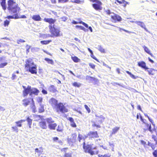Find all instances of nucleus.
I'll return each mask as SVG.
<instances>
[{
	"label": "nucleus",
	"instance_id": "1",
	"mask_svg": "<svg viewBox=\"0 0 157 157\" xmlns=\"http://www.w3.org/2000/svg\"><path fill=\"white\" fill-rule=\"evenodd\" d=\"M94 145L93 143L86 144L85 142L84 141L82 143L84 152L88 153L91 155L98 154L99 151L97 150V147H93Z\"/></svg>",
	"mask_w": 157,
	"mask_h": 157
},
{
	"label": "nucleus",
	"instance_id": "2",
	"mask_svg": "<svg viewBox=\"0 0 157 157\" xmlns=\"http://www.w3.org/2000/svg\"><path fill=\"white\" fill-rule=\"evenodd\" d=\"M50 102L52 106H54V109L57 113L61 112L64 113L68 111V109L63 103H58V101L56 99H51Z\"/></svg>",
	"mask_w": 157,
	"mask_h": 157
},
{
	"label": "nucleus",
	"instance_id": "3",
	"mask_svg": "<svg viewBox=\"0 0 157 157\" xmlns=\"http://www.w3.org/2000/svg\"><path fill=\"white\" fill-rule=\"evenodd\" d=\"M24 89L23 91V94L24 97L27 96L28 94L30 97H34L35 96L38 95L40 93V91L36 88L31 87L30 86H28L26 88L25 86H23Z\"/></svg>",
	"mask_w": 157,
	"mask_h": 157
},
{
	"label": "nucleus",
	"instance_id": "4",
	"mask_svg": "<svg viewBox=\"0 0 157 157\" xmlns=\"http://www.w3.org/2000/svg\"><path fill=\"white\" fill-rule=\"evenodd\" d=\"M25 68L27 71H29L32 74H36V66L33 61L31 59H27L25 64Z\"/></svg>",
	"mask_w": 157,
	"mask_h": 157
},
{
	"label": "nucleus",
	"instance_id": "5",
	"mask_svg": "<svg viewBox=\"0 0 157 157\" xmlns=\"http://www.w3.org/2000/svg\"><path fill=\"white\" fill-rule=\"evenodd\" d=\"M7 9L9 12L11 13L19 12L20 8L18 6V4L14 2L13 0H9L8 1Z\"/></svg>",
	"mask_w": 157,
	"mask_h": 157
},
{
	"label": "nucleus",
	"instance_id": "6",
	"mask_svg": "<svg viewBox=\"0 0 157 157\" xmlns=\"http://www.w3.org/2000/svg\"><path fill=\"white\" fill-rule=\"evenodd\" d=\"M139 115L142 122L141 127L144 132H145L147 131L148 130L151 133L153 132V130L151 129V124H149L146 119H143L140 114H139Z\"/></svg>",
	"mask_w": 157,
	"mask_h": 157
},
{
	"label": "nucleus",
	"instance_id": "7",
	"mask_svg": "<svg viewBox=\"0 0 157 157\" xmlns=\"http://www.w3.org/2000/svg\"><path fill=\"white\" fill-rule=\"evenodd\" d=\"M50 32L52 35L53 36L58 37L60 36V31L59 28H56L55 27V25H50L49 26Z\"/></svg>",
	"mask_w": 157,
	"mask_h": 157
},
{
	"label": "nucleus",
	"instance_id": "8",
	"mask_svg": "<svg viewBox=\"0 0 157 157\" xmlns=\"http://www.w3.org/2000/svg\"><path fill=\"white\" fill-rule=\"evenodd\" d=\"M88 137L90 140H95L99 137V134L97 131H90L87 134V136H85V138Z\"/></svg>",
	"mask_w": 157,
	"mask_h": 157
},
{
	"label": "nucleus",
	"instance_id": "9",
	"mask_svg": "<svg viewBox=\"0 0 157 157\" xmlns=\"http://www.w3.org/2000/svg\"><path fill=\"white\" fill-rule=\"evenodd\" d=\"M77 134L74 133L72 134L71 137L70 138H67V141L69 143H74L76 141Z\"/></svg>",
	"mask_w": 157,
	"mask_h": 157
},
{
	"label": "nucleus",
	"instance_id": "10",
	"mask_svg": "<svg viewBox=\"0 0 157 157\" xmlns=\"http://www.w3.org/2000/svg\"><path fill=\"white\" fill-rule=\"evenodd\" d=\"M102 5V3L100 1H97L96 3L93 4L92 6L93 8L96 10H101L102 8L101 6Z\"/></svg>",
	"mask_w": 157,
	"mask_h": 157
},
{
	"label": "nucleus",
	"instance_id": "11",
	"mask_svg": "<svg viewBox=\"0 0 157 157\" xmlns=\"http://www.w3.org/2000/svg\"><path fill=\"white\" fill-rule=\"evenodd\" d=\"M68 149L67 147H64L61 149V151L64 153L63 157H72V154L71 153L66 152Z\"/></svg>",
	"mask_w": 157,
	"mask_h": 157
},
{
	"label": "nucleus",
	"instance_id": "12",
	"mask_svg": "<svg viewBox=\"0 0 157 157\" xmlns=\"http://www.w3.org/2000/svg\"><path fill=\"white\" fill-rule=\"evenodd\" d=\"M41 121L39 122V125L40 128L43 129L47 128V126L45 120L41 119Z\"/></svg>",
	"mask_w": 157,
	"mask_h": 157
},
{
	"label": "nucleus",
	"instance_id": "13",
	"mask_svg": "<svg viewBox=\"0 0 157 157\" xmlns=\"http://www.w3.org/2000/svg\"><path fill=\"white\" fill-rule=\"evenodd\" d=\"M111 18L114 21H120L122 20V18L118 15L115 13H112L111 15Z\"/></svg>",
	"mask_w": 157,
	"mask_h": 157
},
{
	"label": "nucleus",
	"instance_id": "14",
	"mask_svg": "<svg viewBox=\"0 0 157 157\" xmlns=\"http://www.w3.org/2000/svg\"><path fill=\"white\" fill-rule=\"evenodd\" d=\"M135 23H136L138 26L143 28L146 31L148 32V30L146 27V26L143 22L136 21L135 22Z\"/></svg>",
	"mask_w": 157,
	"mask_h": 157
},
{
	"label": "nucleus",
	"instance_id": "15",
	"mask_svg": "<svg viewBox=\"0 0 157 157\" xmlns=\"http://www.w3.org/2000/svg\"><path fill=\"white\" fill-rule=\"evenodd\" d=\"M67 120L70 121V125L71 127L73 128H76L77 127V125L74 122V119L72 117H70Z\"/></svg>",
	"mask_w": 157,
	"mask_h": 157
},
{
	"label": "nucleus",
	"instance_id": "16",
	"mask_svg": "<svg viewBox=\"0 0 157 157\" xmlns=\"http://www.w3.org/2000/svg\"><path fill=\"white\" fill-rule=\"evenodd\" d=\"M138 64L139 67L144 68L145 69V70L149 69L148 67H146V63L144 61L138 62Z\"/></svg>",
	"mask_w": 157,
	"mask_h": 157
},
{
	"label": "nucleus",
	"instance_id": "17",
	"mask_svg": "<svg viewBox=\"0 0 157 157\" xmlns=\"http://www.w3.org/2000/svg\"><path fill=\"white\" fill-rule=\"evenodd\" d=\"M44 20V21L46 22H48L49 24H51L50 25H52V24H54L56 21V20L53 19L51 18H45Z\"/></svg>",
	"mask_w": 157,
	"mask_h": 157
},
{
	"label": "nucleus",
	"instance_id": "18",
	"mask_svg": "<svg viewBox=\"0 0 157 157\" xmlns=\"http://www.w3.org/2000/svg\"><path fill=\"white\" fill-rule=\"evenodd\" d=\"M86 79L89 81L90 82H92L94 81L96 82L97 81L98 79L95 78L90 76L88 75H87L86 77Z\"/></svg>",
	"mask_w": 157,
	"mask_h": 157
},
{
	"label": "nucleus",
	"instance_id": "19",
	"mask_svg": "<svg viewBox=\"0 0 157 157\" xmlns=\"http://www.w3.org/2000/svg\"><path fill=\"white\" fill-rule=\"evenodd\" d=\"M35 153H37L39 156L40 155L42 154L43 148L42 147H40L39 148H37L35 149Z\"/></svg>",
	"mask_w": 157,
	"mask_h": 157
},
{
	"label": "nucleus",
	"instance_id": "20",
	"mask_svg": "<svg viewBox=\"0 0 157 157\" xmlns=\"http://www.w3.org/2000/svg\"><path fill=\"white\" fill-rule=\"evenodd\" d=\"M57 126V124L56 123H52L48 124L49 128L51 130H55Z\"/></svg>",
	"mask_w": 157,
	"mask_h": 157
},
{
	"label": "nucleus",
	"instance_id": "21",
	"mask_svg": "<svg viewBox=\"0 0 157 157\" xmlns=\"http://www.w3.org/2000/svg\"><path fill=\"white\" fill-rule=\"evenodd\" d=\"M48 90L53 93H55L57 91L56 87L54 85H51L48 88Z\"/></svg>",
	"mask_w": 157,
	"mask_h": 157
},
{
	"label": "nucleus",
	"instance_id": "22",
	"mask_svg": "<svg viewBox=\"0 0 157 157\" xmlns=\"http://www.w3.org/2000/svg\"><path fill=\"white\" fill-rule=\"evenodd\" d=\"M120 127H116L112 129V132L111 133V135H114L116 134L119 130Z\"/></svg>",
	"mask_w": 157,
	"mask_h": 157
},
{
	"label": "nucleus",
	"instance_id": "23",
	"mask_svg": "<svg viewBox=\"0 0 157 157\" xmlns=\"http://www.w3.org/2000/svg\"><path fill=\"white\" fill-rule=\"evenodd\" d=\"M32 18L36 21H40L41 19V18L39 15H34L32 17Z\"/></svg>",
	"mask_w": 157,
	"mask_h": 157
},
{
	"label": "nucleus",
	"instance_id": "24",
	"mask_svg": "<svg viewBox=\"0 0 157 157\" xmlns=\"http://www.w3.org/2000/svg\"><path fill=\"white\" fill-rule=\"evenodd\" d=\"M26 120L28 122L29 128H31L33 121L32 119H31L29 117H28L26 118Z\"/></svg>",
	"mask_w": 157,
	"mask_h": 157
},
{
	"label": "nucleus",
	"instance_id": "25",
	"mask_svg": "<svg viewBox=\"0 0 157 157\" xmlns=\"http://www.w3.org/2000/svg\"><path fill=\"white\" fill-rule=\"evenodd\" d=\"M143 47L144 48V50L146 52L151 55V56H152V54L151 53L150 50L145 45H144L143 46Z\"/></svg>",
	"mask_w": 157,
	"mask_h": 157
},
{
	"label": "nucleus",
	"instance_id": "26",
	"mask_svg": "<svg viewBox=\"0 0 157 157\" xmlns=\"http://www.w3.org/2000/svg\"><path fill=\"white\" fill-rule=\"evenodd\" d=\"M6 0H2V1L0 2L1 5L3 9L4 10H5L6 9Z\"/></svg>",
	"mask_w": 157,
	"mask_h": 157
},
{
	"label": "nucleus",
	"instance_id": "27",
	"mask_svg": "<svg viewBox=\"0 0 157 157\" xmlns=\"http://www.w3.org/2000/svg\"><path fill=\"white\" fill-rule=\"evenodd\" d=\"M56 130L58 132H62L63 131V126L61 124L59 125L58 126Z\"/></svg>",
	"mask_w": 157,
	"mask_h": 157
},
{
	"label": "nucleus",
	"instance_id": "28",
	"mask_svg": "<svg viewBox=\"0 0 157 157\" xmlns=\"http://www.w3.org/2000/svg\"><path fill=\"white\" fill-rule=\"evenodd\" d=\"M23 105L25 106H26L29 104L30 101L28 100V99H24L23 100Z\"/></svg>",
	"mask_w": 157,
	"mask_h": 157
},
{
	"label": "nucleus",
	"instance_id": "29",
	"mask_svg": "<svg viewBox=\"0 0 157 157\" xmlns=\"http://www.w3.org/2000/svg\"><path fill=\"white\" fill-rule=\"evenodd\" d=\"M45 120L47 122V123L48 124H50L53 123L54 122V121L51 117L47 118Z\"/></svg>",
	"mask_w": 157,
	"mask_h": 157
},
{
	"label": "nucleus",
	"instance_id": "30",
	"mask_svg": "<svg viewBox=\"0 0 157 157\" xmlns=\"http://www.w3.org/2000/svg\"><path fill=\"white\" fill-rule=\"evenodd\" d=\"M32 101L33 102L32 105L31 106V108L32 109L33 112V113H35L36 111V108H35L34 103L33 101V99H32Z\"/></svg>",
	"mask_w": 157,
	"mask_h": 157
},
{
	"label": "nucleus",
	"instance_id": "31",
	"mask_svg": "<svg viewBox=\"0 0 157 157\" xmlns=\"http://www.w3.org/2000/svg\"><path fill=\"white\" fill-rule=\"evenodd\" d=\"M71 58L73 60L75 63L79 62L80 61V59L76 56H72L71 57Z\"/></svg>",
	"mask_w": 157,
	"mask_h": 157
},
{
	"label": "nucleus",
	"instance_id": "32",
	"mask_svg": "<svg viewBox=\"0 0 157 157\" xmlns=\"http://www.w3.org/2000/svg\"><path fill=\"white\" fill-rule=\"evenodd\" d=\"M44 60L46 61L49 64H51L52 65L54 64V63L52 59H51L49 58H46L44 59Z\"/></svg>",
	"mask_w": 157,
	"mask_h": 157
},
{
	"label": "nucleus",
	"instance_id": "33",
	"mask_svg": "<svg viewBox=\"0 0 157 157\" xmlns=\"http://www.w3.org/2000/svg\"><path fill=\"white\" fill-rule=\"evenodd\" d=\"M148 74L150 75H153L155 74V71L154 69H149V70H147Z\"/></svg>",
	"mask_w": 157,
	"mask_h": 157
},
{
	"label": "nucleus",
	"instance_id": "34",
	"mask_svg": "<svg viewBox=\"0 0 157 157\" xmlns=\"http://www.w3.org/2000/svg\"><path fill=\"white\" fill-rule=\"evenodd\" d=\"M83 139L84 140H85V138H84L82 134L79 133L78 134V141L79 142H80L81 140Z\"/></svg>",
	"mask_w": 157,
	"mask_h": 157
},
{
	"label": "nucleus",
	"instance_id": "35",
	"mask_svg": "<svg viewBox=\"0 0 157 157\" xmlns=\"http://www.w3.org/2000/svg\"><path fill=\"white\" fill-rule=\"evenodd\" d=\"M51 41L52 40H43L41 41H40V43L42 44H47Z\"/></svg>",
	"mask_w": 157,
	"mask_h": 157
},
{
	"label": "nucleus",
	"instance_id": "36",
	"mask_svg": "<svg viewBox=\"0 0 157 157\" xmlns=\"http://www.w3.org/2000/svg\"><path fill=\"white\" fill-rule=\"evenodd\" d=\"M7 18L8 19H12V18H15V19H17L19 17L18 16V15L17 14H16L15 16H9L7 17Z\"/></svg>",
	"mask_w": 157,
	"mask_h": 157
},
{
	"label": "nucleus",
	"instance_id": "37",
	"mask_svg": "<svg viewBox=\"0 0 157 157\" xmlns=\"http://www.w3.org/2000/svg\"><path fill=\"white\" fill-rule=\"evenodd\" d=\"M76 28H79L80 29L84 31L85 32H87L88 30L87 29H86L84 27L82 26H79L77 25L76 26Z\"/></svg>",
	"mask_w": 157,
	"mask_h": 157
},
{
	"label": "nucleus",
	"instance_id": "38",
	"mask_svg": "<svg viewBox=\"0 0 157 157\" xmlns=\"http://www.w3.org/2000/svg\"><path fill=\"white\" fill-rule=\"evenodd\" d=\"M81 84L79 83V82H75L73 83V85L75 87H79Z\"/></svg>",
	"mask_w": 157,
	"mask_h": 157
},
{
	"label": "nucleus",
	"instance_id": "39",
	"mask_svg": "<svg viewBox=\"0 0 157 157\" xmlns=\"http://www.w3.org/2000/svg\"><path fill=\"white\" fill-rule=\"evenodd\" d=\"M117 27L119 29V31H121V30H123V31L127 33H133L134 32H131V31H129L128 30H126L125 29H122V28H121L119 27Z\"/></svg>",
	"mask_w": 157,
	"mask_h": 157
},
{
	"label": "nucleus",
	"instance_id": "40",
	"mask_svg": "<svg viewBox=\"0 0 157 157\" xmlns=\"http://www.w3.org/2000/svg\"><path fill=\"white\" fill-rule=\"evenodd\" d=\"M44 107L43 105H41L39 109V113H41L44 111Z\"/></svg>",
	"mask_w": 157,
	"mask_h": 157
},
{
	"label": "nucleus",
	"instance_id": "41",
	"mask_svg": "<svg viewBox=\"0 0 157 157\" xmlns=\"http://www.w3.org/2000/svg\"><path fill=\"white\" fill-rule=\"evenodd\" d=\"M148 145L149 146H150L151 147V148H152V149L154 150L155 149V146L153 144L149 142H148Z\"/></svg>",
	"mask_w": 157,
	"mask_h": 157
},
{
	"label": "nucleus",
	"instance_id": "42",
	"mask_svg": "<svg viewBox=\"0 0 157 157\" xmlns=\"http://www.w3.org/2000/svg\"><path fill=\"white\" fill-rule=\"evenodd\" d=\"M10 22V21L6 20L4 22V25L5 26H8V25L9 24Z\"/></svg>",
	"mask_w": 157,
	"mask_h": 157
},
{
	"label": "nucleus",
	"instance_id": "43",
	"mask_svg": "<svg viewBox=\"0 0 157 157\" xmlns=\"http://www.w3.org/2000/svg\"><path fill=\"white\" fill-rule=\"evenodd\" d=\"M99 50L101 52L103 53L105 52L104 49L101 46H98Z\"/></svg>",
	"mask_w": 157,
	"mask_h": 157
},
{
	"label": "nucleus",
	"instance_id": "44",
	"mask_svg": "<svg viewBox=\"0 0 157 157\" xmlns=\"http://www.w3.org/2000/svg\"><path fill=\"white\" fill-rule=\"evenodd\" d=\"M92 126L93 127H96L97 128H99L101 127V126L100 125L97 124L95 123H94L92 124Z\"/></svg>",
	"mask_w": 157,
	"mask_h": 157
},
{
	"label": "nucleus",
	"instance_id": "45",
	"mask_svg": "<svg viewBox=\"0 0 157 157\" xmlns=\"http://www.w3.org/2000/svg\"><path fill=\"white\" fill-rule=\"evenodd\" d=\"M25 42V41L24 40L21 39H19L17 40V42L18 44H19L20 43H23Z\"/></svg>",
	"mask_w": 157,
	"mask_h": 157
},
{
	"label": "nucleus",
	"instance_id": "46",
	"mask_svg": "<svg viewBox=\"0 0 157 157\" xmlns=\"http://www.w3.org/2000/svg\"><path fill=\"white\" fill-rule=\"evenodd\" d=\"M145 116L147 117L149 121L151 122V123H154L153 122V120L151 118H150L148 115L147 114H145Z\"/></svg>",
	"mask_w": 157,
	"mask_h": 157
},
{
	"label": "nucleus",
	"instance_id": "47",
	"mask_svg": "<svg viewBox=\"0 0 157 157\" xmlns=\"http://www.w3.org/2000/svg\"><path fill=\"white\" fill-rule=\"evenodd\" d=\"M12 128L13 129L14 131L15 132H18V130L17 127V126H13L12 127Z\"/></svg>",
	"mask_w": 157,
	"mask_h": 157
},
{
	"label": "nucleus",
	"instance_id": "48",
	"mask_svg": "<svg viewBox=\"0 0 157 157\" xmlns=\"http://www.w3.org/2000/svg\"><path fill=\"white\" fill-rule=\"evenodd\" d=\"M84 107L87 111L88 112V113H90V108L88 107V106L86 105H84Z\"/></svg>",
	"mask_w": 157,
	"mask_h": 157
},
{
	"label": "nucleus",
	"instance_id": "49",
	"mask_svg": "<svg viewBox=\"0 0 157 157\" xmlns=\"http://www.w3.org/2000/svg\"><path fill=\"white\" fill-rule=\"evenodd\" d=\"M15 123L17 124V127H21L22 126V124L19 121L16 122Z\"/></svg>",
	"mask_w": 157,
	"mask_h": 157
},
{
	"label": "nucleus",
	"instance_id": "50",
	"mask_svg": "<svg viewBox=\"0 0 157 157\" xmlns=\"http://www.w3.org/2000/svg\"><path fill=\"white\" fill-rule=\"evenodd\" d=\"M39 49V48H31V50L32 52H35L38 51Z\"/></svg>",
	"mask_w": 157,
	"mask_h": 157
},
{
	"label": "nucleus",
	"instance_id": "51",
	"mask_svg": "<svg viewBox=\"0 0 157 157\" xmlns=\"http://www.w3.org/2000/svg\"><path fill=\"white\" fill-rule=\"evenodd\" d=\"M98 157H110V155L109 154L104 155H98Z\"/></svg>",
	"mask_w": 157,
	"mask_h": 157
},
{
	"label": "nucleus",
	"instance_id": "52",
	"mask_svg": "<svg viewBox=\"0 0 157 157\" xmlns=\"http://www.w3.org/2000/svg\"><path fill=\"white\" fill-rule=\"evenodd\" d=\"M152 138L157 143V136L155 135H153L152 136Z\"/></svg>",
	"mask_w": 157,
	"mask_h": 157
},
{
	"label": "nucleus",
	"instance_id": "53",
	"mask_svg": "<svg viewBox=\"0 0 157 157\" xmlns=\"http://www.w3.org/2000/svg\"><path fill=\"white\" fill-rule=\"evenodd\" d=\"M152 154L154 157H157V150H155L153 152Z\"/></svg>",
	"mask_w": 157,
	"mask_h": 157
},
{
	"label": "nucleus",
	"instance_id": "54",
	"mask_svg": "<svg viewBox=\"0 0 157 157\" xmlns=\"http://www.w3.org/2000/svg\"><path fill=\"white\" fill-rule=\"evenodd\" d=\"M80 23L84 25L87 28L88 27V25L87 24L81 21L80 22Z\"/></svg>",
	"mask_w": 157,
	"mask_h": 157
},
{
	"label": "nucleus",
	"instance_id": "55",
	"mask_svg": "<svg viewBox=\"0 0 157 157\" xmlns=\"http://www.w3.org/2000/svg\"><path fill=\"white\" fill-rule=\"evenodd\" d=\"M90 56L93 59H95V60H96V61H98V59L96 58V57L94 55H93V53H91V55H90Z\"/></svg>",
	"mask_w": 157,
	"mask_h": 157
},
{
	"label": "nucleus",
	"instance_id": "56",
	"mask_svg": "<svg viewBox=\"0 0 157 157\" xmlns=\"http://www.w3.org/2000/svg\"><path fill=\"white\" fill-rule=\"evenodd\" d=\"M7 64V63H5L0 64V67H4L6 66Z\"/></svg>",
	"mask_w": 157,
	"mask_h": 157
},
{
	"label": "nucleus",
	"instance_id": "57",
	"mask_svg": "<svg viewBox=\"0 0 157 157\" xmlns=\"http://www.w3.org/2000/svg\"><path fill=\"white\" fill-rule=\"evenodd\" d=\"M71 1L72 2L77 3H79L81 2V1L80 0H71Z\"/></svg>",
	"mask_w": 157,
	"mask_h": 157
},
{
	"label": "nucleus",
	"instance_id": "58",
	"mask_svg": "<svg viewBox=\"0 0 157 157\" xmlns=\"http://www.w3.org/2000/svg\"><path fill=\"white\" fill-rule=\"evenodd\" d=\"M89 66H90V67L91 68H92L93 69H94L95 67V65L94 64H93V63H90L89 64Z\"/></svg>",
	"mask_w": 157,
	"mask_h": 157
},
{
	"label": "nucleus",
	"instance_id": "59",
	"mask_svg": "<svg viewBox=\"0 0 157 157\" xmlns=\"http://www.w3.org/2000/svg\"><path fill=\"white\" fill-rule=\"evenodd\" d=\"M117 2L120 4H125V3H126V2L124 0H123L122 1H120L118 0H117Z\"/></svg>",
	"mask_w": 157,
	"mask_h": 157
},
{
	"label": "nucleus",
	"instance_id": "60",
	"mask_svg": "<svg viewBox=\"0 0 157 157\" xmlns=\"http://www.w3.org/2000/svg\"><path fill=\"white\" fill-rule=\"evenodd\" d=\"M30 48V46L27 45L26 46V48H27L26 52L27 53H28L29 52V49Z\"/></svg>",
	"mask_w": 157,
	"mask_h": 157
},
{
	"label": "nucleus",
	"instance_id": "61",
	"mask_svg": "<svg viewBox=\"0 0 157 157\" xmlns=\"http://www.w3.org/2000/svg\"><path fill=\"white\" fill-rule=\"evenodd\" d=\"M141 143L143 145H144V146H145L146 144V142L144 141L143 140H141L140 141Z\"/></svg>",
	"mask_w": 157,
	"mask_h": 157
},
{
	"label": "nucleus",
	"instance_id": "62",
	"mask_svg": "<svg viewBox=\"0 0 157 157\" xmlns=\"http://www.w3.org/2000/svg\"><path fill=\"white\" fill-rule=\"evenodd\" d=\"M59 138L58 137H54L52 138V140L53 141L56 142L57 140H58Z\"/></svg>",
	"mask_w": 157,
	"mask_h": 157
},
{
	"label": "nucleus",
	"instance_id": "63",
	"mask_svg": "<svg viewBox=\"0 0 157 157\" xmlns=\"http://www.w3.org/2000/svg\"><path fill=\"white\" fill-rule=\"evenodd\" d=\"M42 92L44 94H47V91L44 89H43L42 90Z\"/></svg>",
	"mask_w": 157,
	"mask_h": 157
},
{
	"label": "nucleus",
	"instance_id": "64",
	"mask_svg": "<svg viewBox=\"0 0 157 157\" xmlns=\"http://www.w3.org/2000/svg\"><path fill=\"white\" fill-rule=\"evenodd\" d=\"M130 76L132 78L134 79H136V78H137V77H136L135 75H134L132 74H131L130 75Z\"/></svg>",
	"mask_w": 157,
	"mask_h": 157
}]
</instances>
